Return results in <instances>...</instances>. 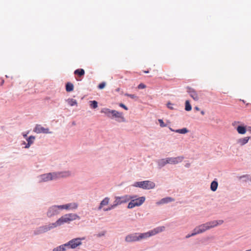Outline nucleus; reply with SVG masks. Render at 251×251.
<instances>
[{"label": "nucleus", "instance_id": "obj_1", "mask_svg": "<svg viewBox=\"0 0 251 251\" xmlns=\"http://www.w3.org/2000/svg\"><path fill=\"white\" fill-rule=\"evenodd\" d=\"M100 113H104L108 118L115 119L118 122H125L126 119L123 116V113L116 110H111L107 108H102Z\"/></svg>", "mask_w": 251, "mask_h": 251}, {"label": "nucleus", "instance_id": "obj_2", "mask_svg": "<svg viewBox=\"0 0 251 251\" xmlns=\"http://www.w3.org/2000/svg\"><path fill=\"white\" fill-rule=\"evenodd\" d=\"M63 223V219L62 217H61L57 220L55 223H52L50 224L48 226H41L37 229L35 231V233L36 234H39L41 233H43L50 230L52 228L58 226H60Z\"/></svg>", "mask_w": 251, "mask_h": 251}, {"label": "nucleus", "instance_id": "obj_3", "mask_svg": "<svg viewBox=\"0 0 251 251\" xmlns=\"http://www.w3.org/2000/svg\"><path fill=\"white\" fill-rule=\"evenodd\" d=\"M132 186L138 187L145 190H150L155 188V184L150 180H144L136 181L132 185Z\"/></svg>", "mask_w": 251, "mask_h": 251}, {"label": "nucleus", "instance_id": "obj_4", "mask_svg": "<svg viewBox=\"0 0 251 251\" xmlns=\"http://www.w3.org/2000/svg\"><path fill=\"white\" fill-rule=\"evenodd\" d=\"M147 238L146 232L134 233L128 234L125 238L126 242H133Z\"/></svg>", "mask_w": 251, "mask_h": 251}, {"label": "nucleus", "instance_id": "obj_5", "mask_svg": "<svg viewBox=\"0 0 251 251\" xmlns=\"http://www.w3.org/2000/svg\"><path fill=\"white\" fill-rule=\"evenodd\" d=\"M85 239L84 237L82 238H74L66 243L64 244V251H65V248L68 249H75L78 246L82 244L81 241Z\"/></svg>", "mask_w": 251, "mask_h": 251}, {"label": "nucleus", "instance_id": "obj_6", "mask_svg": "<svg viewBox=\"0 0 251 251\" xmlns=\"http://www.w3.org/2000/svg\"><path fill=\"white\" fill-rule=\"evenodd\" d=\"M146 197L142 196L138 197V199L131 200L128 203L127 208L128 209H132L136 206H140L145 202Z\"/></svg>", "mask_w": 251, "mask_h": 251}, {"label": "nucleus", "instance_id": "obj_7", "mask_svg": "<svg viewBox=\"0 0 251 251\" xmlns=\"http://www.w3.org/2000/svg\"><path fill=\"white\" fill-rule=\"evenodd\" d=\"M63 209V206H53L50 207L47 212V215L49 217H51L54 215H57Z\"/></svg>", "mask_w": 251, "mask_h": 251}, {"label": "nucleus", "instance_id": "obj_8", "mask_svg": "<svg viewBox=\"0 0 251 251\" xmlns=\"http://www.w3.org/2000/svg\"><path fill=\"white\" fill-rule=\"evenodd\" d=\"M80 217L75 213H69L64 215V223H70L76 219L79 220Z\"/></svg>", "mask_w": 251, "mask_h": 251}, {"label": "nucleus", "instance_id": "obj_9", "mask_svg": "<svg viewBox=\"0 0 251 251\" xmlns=\"http://www.w3.org/2000/svg\"><path fill=\"white\" fill-rule=\"evenodd\" d=\"M207 229L204 224H201L196 226L191 233V235L192 236H194L197 234L202 233L207 230Z\"/></svg>", "mask_w": 251, "mask_h": 251}, {"label": "nucleus", "instance_id": "obj_10", "mask_svg": "<svg viewBox=\"0 0 251 251\" xmlns=\"http://www.w3.org/2000/svg\"><path fill=\"white\" fill-rule=\"evenodd\" d=\"M165 227L163 226H158L152 230L148 231V232H146L147 238L155 235L156 234L163 231Z\"/></svg>", "mask_w": 251, "mask_h": 251}, {"label": "nucleus", "instance_id": "obj_11", "mask_svg": "<svg viewBox=\"0 0 251 251\" xmlns=\"http://www.w3.org/2000/svg\"><path fill=\"white\" fill-rule=\"evenodd\" d=\"M223 223H224V221L222 220H218V221L214 220V221L207 222V223H205V225L206 226L207 230H208V229H209L211 228L214 227L218 225H221Z\"/></svg>", "mask_w": 251, "mask_h": 251}, {"label": "nucleus", "instance_id": "obj_12", "mask_svg": "<svg viewBox=\"0 0 251 251\" xmlns=\"http://www.w3.org/2000/svg\"><path fill=\"white\" fill-rule=\"evenodd\" d=\"M115 203L117 206L119 205H121L123 203H126L128 202V199L126 195L123 196H116L115 197Z\"/></svg>", "mask_w": 251, "mask_h": 251}, {"label": "nucleus", "instance_id": "obj_13", "mask_svg": "<svg viewBox=\"0 0 251 251\" xmlns=\"http://www.w3.org/2000/svg\"><path fill=\"white\" fill-rule=\"evenodd\" d=\"M184 159L183 156H177L176 157H168L167 160L168 164H176L178 163L181 162Z\"/></svg>", "mask_w": 251, "mask_h": 251}, {"label": "nucleus", "instance_id": "obj_14", "mask_svg": "<svg viewBox=\"0 0 251 251\" xmlns=\"http://www.w3.org/2000/svg\"><path fill=\"white\" fill-rule=\"evenodd\" d=\"M187 92L190 94V97L193 98V99L195 100H199V97L198 96L197 93L194 89L187 86L186 87Z\"/></svg>", "mask_w": 251, "mask_h": 251}, {"label": "nucleus", "instance_id": "obj_15", "mask_svg": "<svg viewBox=\"0 0 251 251\" xmlns=\"http://www.w3.org/2000/svg\"><path fill=\"white\" fill-rule=\"evenodd\" d=\"M34 131L37 133H49V129L42 126L40 125H37L34 129Z\"/></svg>", "mask_w": 251, "mask_h": 251}, {"label": "nucleus", "instance_id": "obj_16", "mask_svg": "<svg viewBox=\"0 0 251 251\" xmlns=\"http://www.w3.org/2000/svg\"><path fill=\"white\" fill-rule=\"evenodd\" d=\"M78 204L76 202H72L64 204V210H74L77 209Z\"/></svg>", "mask_w": 251, "mask_h": 251}, {"label": "nucleus", "instance_id": "obj_17", "mask_svg": "<svg viewBox=\"0 0 251 251\" xmlns=\"http://www.w3.org/2000/svg\"><path fill=\"white\" fill-rule=\"evenodd\" d=\"M235 129L240 134H245L247 131V126L244 124H240L237 126Z\"/></svg>", "mask_w": 251, "mask_h": 251}, {"label": "nucleus", "instance_id": "obj_18", "mask_svg": "<svg viewBox=\"0 0 251 251\" xmlns=\"http://www.w3.org/2000/svg\"><path fill=\"white\" fill-rule=\"evenodd\" d=\"M175 199L170 197H167L161 199L160 201L156 202L157 205H161L163 204L168 203L170 202L173 201Z\"/></svg>", "mask_w": 251, "mask_h": 251}, {"label": "nucleus", "instance_id": "obj_19", "mask_svg": "<svg viewBox=\"0 0 251 251\" xmlns=\"http://www.w3.org/2000/svg\"><path fill=\"white\" fill-rule=\"evenodd\" d=\"M250 139H251V136H247L244 138H241L237 140V143L242 146L246 144L249 142Z\"/></svg>", "mask_w": 251, "mask_h": 251}, {"label": "nucleus", "instance_id": "obj_20", "mask_svg": "<svg viewBox=\"0 0 251 251\" xmlns=\"http://www.w3.org/2000/svg\"><path fill=\"white\" fill-rule=\"evenodd\" d=\"M110 199L108 197L104 198L100 203L99 207H98V210H100L101 208L105 205H106L108 204L109 202Z\"/></svg>", "mask_w": 251, "mask_h": 251}, {"label": "nucleus", "instance_id": "obj_21", "mask_svg": "<svg viewBox=\"0 0 251 251\" xmlns=\"http://www.w3.org/2000/svg\"><path fill=\"white\" fill-rule=\"evenodd\" d=\"M41 181L46 182L51 180V173L43 174L40 176Z\"/></svg>", "mask_w": 251, "mask_h": 251}, {"label": "nucleus", "instance_id": "obj_22", "mask_svg": "<svg viewBox=\"0 0 251 251\" xmlns=\"http://www.w3.org/2000/svg\"><path fill=\"white\" fill-rule=\"evenodd\" d=\"M74 74L75 76H79L80 77H83L85 75V71L83 69L79 68L75 70Z\"/></svg>", "mask_w": 251, "mask_h": 251}, {"label": "nucleus", "instance_id": "obj_23", "mask_svg": "<svg viewBox=\"0 0 251 251\" xmlns=\"http://www.w3.org/2000/svg\"><path fill=\"white\" fill-rule=\"evenodd\" d=\"M74 85L71 82H67L65 84V89L67 92H71L74 90Z\"/></svg>", "mask_w": 251, "mask_h": 251}, {"label": "nucleus", "instance_id": "obj_24", "mask_svg": "<svg viewBox=\"0 0 251 251\" xmlns=\"http://www.w3.org/2000/svg\"><path fill=\"white\" fill-rule=\"evenodd\" d=\"M157 163L159 168H161L162 167L165 166L166 164H168L167 158L158 160Z\"/></svg>", "mask_w": 251, "mask_h": 251}, {"label": "nucleus", "instance_id": "obj_25", "mask_svg": "<svg viewBox=\"0 0 251 251\" xmlns=\"http://www.w3.org/2000/svg\"><path fill=\"white\" fill-rule=\"evenodd\" d=\"M218 182L216 179L213 180L210 184V189L212 191L215 192L217 189Z\"/></svg>", "mask_w": 251, "mask_h": 251}, {"label": "nucleus", "instance_id": "obj_26", "mask_svg": "<svg viewBox=\"0 0 251 251\" xmlns=\"http://www.w3.org/2000/svg\"><path fill=\"white\" fill-rule=\"evenodd\" d=\"M61 173H51V180H56L61 177Z\"/></svg>", "mask_w": 251, "mask_h": 251}, {"label": "nucleus", "instance_id": "obj_27", "mask_svg": "<svg viewBox=\"0 0 251 251\" xmlns=\"http://www.w3.org/2000/svg\"><path fill=\"white\" fill-rule=\"evenodd\" d=\"M75 175V172L73 170L64 171V177H70Z\"/></svg>", "mask_w": 251, "mask_h": 251}, {"label": "nucleus", "instance_id": "obj_28", "mask_svg": "<svg viewBox=\"0 0 251 251\" xmlns=\"http://www.w3.org/2000/svg\"><path fill=\"white\" fill-rule=\"evenodd\" d=\"M189 130L186 127H183L182 128L175 130V132L181 134H185L189 132Z\"/></svg>", "mask_w": 251, "mask_h": 251}, {"label": "nucleus", "instance_id": "obj_29", "mask_svg": "<svg viewBox=\"0 0 251 251\" xmlns=\"http://www.w3.org/2000/svg\"><path fill=\"white\" fill-rule=\"evenodd\" d=\"M185 110L186 111H190L192 110V106L189 100H186L185 102Z\"/></svg>", "mask_w": 251, "mask_h": 251}, {"label": "nucleus", "instance_id": "obj_30", "mask_svg": "<svg viewBox=\"0 0 251 251\" xmlns=\"http://www.w3.org/2000/svg\"><path fill=\"white\" fill-rule=\"evenodd\" d=\"M66 101L68 102V103L70 106H72L77 104V101L75 100L72 99V98H69V99H67V100H66Z\"/></svg>", "mask_w": 251, "mask_h": 251}, {"label": "nucleus", "instance_id": "obj_31", "mask_svg": "<svg viewBox=\"0 0 251 251\" xmlns=\"http://www.w3.org/2000/svg\"><path fill=\"white\" fill-rule=\"evenodd\" d=\"M89 102H90V106L91 108L95 109L98 107V102L96 100H90L89 101Z\"/></svg>", "mask_w": 251, "mask_h": 251}, {"label": "nucleus", "instance_id": "obj_32", "mask_svg": "<svg viewBox=\"0 0 251 251\" xmlns=\"http://www.w3.org/2000/svg\"><path fill=\"white\" fill-rule=\"evenodd\" d=\"M248 177H249V175H245L240 176H237V178L243 182H246L248 180Z\"/></svg>", "mask_w": 251, "mask_h": 251}, {"label": "nucleus", "instance_id": "obj_33", "mask_svg": "<svg viewBox=\"0 0 251 251\" xmlns=\"http://www.w3.org/2000/svg\"><path fill=\"white\" fill-rule=\"evenodd\" d=\"M116 207H117V206L115 204V201H114L112 204H111L110 206H109L107 208H104L103 210L104 211H110L112 209L115 208Z\"/></svg>", "mask_w": 251, "mask_h": 251}, {"label": "nucleus", "instance_id": "obj_34", "mask_svg": "<svg viewBox=\"0 0 251 251\" xmlns=\"http://www.w3.org/2000/svg\"><path fill=\"white\" fill-rule=\"evenodd\" d=\"M125 96L129 97L132 99H134L135 100H137L138 97L135 94H130L128 93H125Z\"/></svg>", "mask_w": 251, "mask_h": 251}, {"label": "nucleus", "instance_id": "obj_35", "mask_svg": "<svg viewBox=\"0 0 251 251\" xmlns=\"http://www.w3.org/2000/svg\"><path fill=\"white\" fill-rule=\"evenodd\" d=\"M106 84V83L105 81H102L99 84L97 87L99 89L102 90L105 88Z\"/></svg>", "mask_w": 251, "mask_h": 251}, {"label": "nucleus", "instance_id": "obj_36", "mask_svg": "<svg viewBox=\"0 0 251 251\" xmlns=\"http://www.w3.org/2000/svg\"><path fill=\"white\" fill-rule=\"evenodd\" d=\"M126 196L127 197V198L128 199V201H130V200L131 201V200H133V199H138V196L136 195H126Z\"/></svg>", "mask_w": 251, "mask_h": 251}, {"label": "nucleus", "instance_id": "obj_37", "mask_svg": "<svg viewBox=\"0 0 251 251\" xmlns=\"http://www.w3.org/2000/svg\"><path fill=\"white\" fill-rule=\"evenodd\" d=\"M158 123L159 124V125L161 127H166L167 126V124H165L163 119H159L158 120Z\"/></svg>", "mask_w": 251, "mask_h": 251}, {"label": "nucleus", "instance_id": "obj_38", "mask_svg": "<svg viewBox=\"0 0 251 251\" xmlns=\"http://www.w3.org/2000/svg\"><path fill=\"white\" fill-rule=\"evenodd\" d=\"M35 139V137L33 136H30L27 139V141L29 144H32Z\"/></svg>", "mask_w": 251, "mask_h": 251}, {"label": "nucleus", "instance_id": "obj_39", "mask_svg": "<svg viewBox=\"0 0 251 251\" xmlns=\"http://www.w3.org/2000/svg\"><path fill=\"white\" fill-rule=\"evenodd\" d=\"M173 105V104L171 103L170 101H168L166 104L167 108L171 110L175 109V108L172 106Z\"/></svg>", "mask_w": 251, "mask_h": 251}, {"label": "nucleus", "instance_id": "obj_40", "mask_svg": "<svg viewBox=\"0 0 251 251\" xmlns=\"http://www.w3.org/2000/svg\"><path fill=\"white\" fill-rule=\"evenodd\" d=\"M118 105L120 107L123 108L124 109H125L126 110H127L128 109V107L125 104H124L123 103H122V102L119 103L118 104Z\"/></svg>", "mask_w": 251, "mask_h": 251}, {"label": "nucleus", "instance_id": "obj_41", "mask_svg": "<svg viewBox=\"0 0 251 251\" xmlns=\"http://www.w3.org/2000/svg\"><path fill=\"white\" fill-rule=\"evenodd\" d=\"M146 87V85L143 83H140L137 86L139 89H143Z\"/></svg>", "mask_w": 251, "mask_h": 251}, {"label": "nucleus", "instance_id": "obj_42", "mask_svg": "<svg viewBox=\"0 0 251 251\" xmlns=\"http://www.w3.org/2000/svg\"><path fill=\"white\" fill-rule=\"evenodd\" d=\"M53 251H63V246L61 245L57 248H54Z\"/></svg>", "mask_w": 251, "mask_h": 251}, {"label": "nucleus", "instance_id": "obj_43", "mask_svg": "<svg viewBox=\"0 0 251 251\" xmlns=\"http://www.w3.org/2000/svg\"><path fill=\"white\" fill-rule=\"evenodd\" d=\"M191 237H192V236L191 235V233H189V234H188L186 236H185V238L187 239V238H189Z\"/></svg>", "mask_w": 251, "mask_h": 251}, {"label": "nucleus", "instance_id": "obj_44", "mask_svg": "<svg viewBox=\"0 0 251 251\" xmlns=\"http://www.w3.org/2000/svg\"><path fill=\"white\" fill-rule=\"evenodd\" d=\"M194 109L197 110V111H199L200 110V108L198 106H195L194 107Z\"/></svg>", "mask_w": 251, "mask_h": 251}, {"label": "nucleus", "instance_id": "obj_45", "mask_svg": "<svg viewBox=\"0 0 251 251\" xmlns=\"http://www.w3.org/2000/svg\"><path fill=\"white\" fill-rule=\"evenodd\" d=\"M31 144H29L27 142V144L26 145L25 148H28L30 146Z\"/></svg>", "mask_w": 251, "mask_h": 251}, {"label": "nucleus", "instance_id": "obj_46", "mask_svg": "<svg viewBox=\"0 0 251 251\" xmlns=\"http://www.w3.org/2000/svg\"><path fill=\"white\" fill-rule=\"evenodd\" d=\"M169 129L172 131H173V132H175V130L176 129H173L172 128H171V127H169Z\"/></svg>", "mask_w": 251, "mask_h": 251}, {"label": "nucleus", "instance_id": "obj_47", "mask_svg": "<svg viewBox=\"0 0 251 251\" xmlns=\"http://www.w3.org/2000/svg\"><path fill=\"white\" fill-rule=\"evenodd\" d=\"M201 113L202 115H203L205 114V112H204V111H203V110H201Z\"/></svg>", "mask_w": 251, "mask_h": 251}, {"label": "nucleus", "instance_id": "obj_48", "mask_svg": "<svg viewBox=\"0 0 251 251\" xmlns=\"http://www.w3.org/2000/svg\"><path fill=\"white\" fill-rule=\"evenodd\" d=\"M76 79L77 81H81L82 79L76 77Z\"/></svg>", "mask_w": 251, "mask_h": 251}, {"label": "nucleus", "instance_id": "obj_49", "mask_svg": "<svg viewBox=\"0 0 251 251\" xmlns=\"http://www.w3.org/2000/svg\"><path fill=\"white\" fill-rule=\"evenodd\" d=\"M248 180L251 181V176L250 175H249V177H248Z\"/></svg>", "mask_w": 251, "mask_h": 251}, {"label": "nucleus", "instance_id": "obj_50", "mask_svg": "<svg viewBox=\"0 0 251 251\" xmlns=\"http://www.w3.org/2000/svg\"><path fill=\"white\" fill-rule=\"evenodd\" d=\"M144 73H146V74H147V73H149V70H147V71H144Z\"/></svg>", "mask_w": 251, "mask_h": 251}, {"label": "nucleus", "instance_id": "obj_51", "mask_svg": "<svg viewBox=\"0 0 251 251\" xmlns=\"http://www.w3.org/2000/svg\"><path fill=\"white\" fill-rule=\"evenodd\" d=\"M120 88H117V89H116V91L117 92H119V91H120Z\"/></svg>", "mask_w": 251, "mask_h": 251}, {"label": "nucleus", "instance_id": "obj_52", "mask_svg": "<svg viewBox=\"0 0 251 251\" xmlns=\"http://www.w3.org/2000/svg\"><path fill=\"white\" fill-rule=\"evenodd\" d=\"M247 130L249 131H251V128H249V126H248V128H247Z\"/></svg>", "mask_w": 251, "mask_h": 251}, {"label": "nucleus", "instance_id": "obj_53", "mask_svg": "<svg viewBox=\"0 0 251 251\" xmlns=\"http://www.w3.org/2000/svg\"><path fill=\"white\" fill-rule=\"evenodd\" d=\"M103 235H104V234H103V233L99 234V236H102Z\"/></svg>", "mask_w": 251, "mask_h": 251}, {"label": "nucleus", "instance_id": "obj_54", "mask_svg": "<svg viewBox=\"0 0 251 251\" xmlns=\"http://www.w3.org/2000/svg\"><path fill=\"white\" fill-rule=\"evenodd\" d=\"M23 136H24V137H25L26 136V134H23Z\"/></svg>", "mask_w": 251, "mask_h": 251}, {"label": "nucleus", "instance_id": "obj_55", "mask_svg": "<svg viewBox=\"0 0 251 251\" xmlns=\"http://www.w3.org/2000/svg\"><path fill=\"white\" fill-rule=\"evenodd\" d=\"M73 125H75V122H73Z\"/></svg>", "mask_w": 251, "mask_h": 251}, {"label": "nucleus", "instance_id": "obj_56", "mask_svg": "<svg viewBox=\"0 0 251 251\" xmlns=\"http://www.w3.org/2000/svg\"><path fill=\"white\" fill-rule=\"evenodd\" d=\"M251 251V249H250V250H246V251Z\"/></svg>", "mask_w": 251, "mask_h": 251}, {"label": "nucleus", "instance_id": "obj_57", "mask_svg": "<svg viewBox=\"0 0 251 251\" xmlns=\"http://www.w3.org/2000/svg\"><path fill=\"white\" fill-rule=\"evenodd\" d=\"M242 101H243L244 103H245V100H242Z\"/></svg>", "mask_w": 251, "mask_h": 251}, {"label": "nucleus", "instance_id": "obj_58", "mask_svg": "<svg viewBox=\"0 0 251 251\" xmlns=\"http://www.w3.org/2000/svg\"><path fill=\"white\" fill-rule=\"evenodd\" d=\"M249 128H251V126H249Z\"/></svg>", "mask_w": 251, "mask_h": 251}]
</instances>
